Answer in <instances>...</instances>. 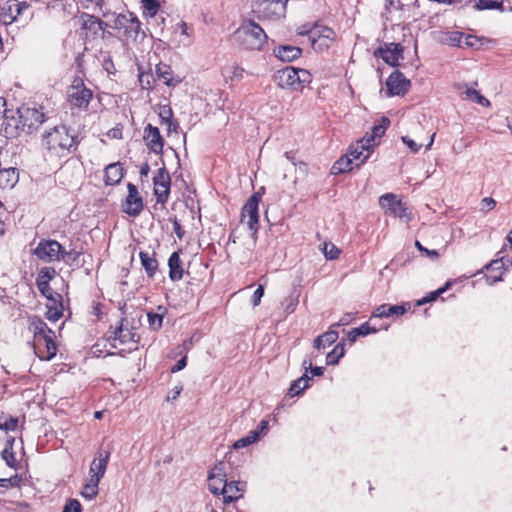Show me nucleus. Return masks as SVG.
<instances>
[{
	"instance_id": "774afa93",
	"label": "nucleus",
	"mask_w": 512,
	"mask_h": 512,
	"mask_svg": "<svg viewBox=\"0 0 512 512\" xmlns=\"http://www.w3.org/2000/svg\"><path fill=\"white\" fill-rule=\"evenodd\" d=\"M402 141L410 148V150L414 153L418 152L421 148V144H417L414 140L410 139L408 136L402 137Z\"/></svg>"
},
{
	"instance_id": "7ed1b4c3",
	"label": "nucleus",
	"mask_w": 512,
	"mask_h": 512,
	"mask_svg": "<svg viewBox=\"0 0 512 512\" xmlns=\"http://www.w3.org/2000/svg\"><path fill=\"white\" fill-rule=\"evenodd\" d=\"M28 328L33 335V348L36 356L43 361L53 359L58 351L54 331L39 316L29 319Z\"/></svg>"
},
{
	"instance_id": "5fc2aeb1",
	"label": "nucleus",
	"mask_w": 512,
	"mask_h": 512,
	"mask_svg": "<svg viewBox=\"0 0 512 512\" xmlns=\"http://www.w3.org/2000/svg\"><path fill=\"white\" fill-rule=\"evenodd\" d=\"M19 419L17 417L9 416L3 420L2 430L5 432L15 431L18 427Z\"/></svg>"
},
{
	"instance_id": "de8ad7c7",
	"label": "nucleus",
	"mask_w": 512,
	"mask_h": 512,
	"mask_svg": "<svg viewBox=\"0 0 512 512\" xmlns=\"http://www.w3.org/2000/svg\"><path fill=\"white\" fill-rule=\"evenodd\" d=\"M463 40V33L459 31H451L445 33L444 37L442 38V42L444 44H447L449 46H461V42Z\"/></svg>"
},
{
	"instance_id": "4be33fe9",
	"label": "nucleus",
	"mask_w": 512,
	"mask_h": 512,
	"mask_svg": "<svg viewBox=\"0 0 512 512\" xmlns=\"http://www.w3.org/2000/svg\"><path fill=\"white\" fill-rule=\"evenodd\" d=\"M374 149V144L369 143L367 139H360L351 144L348 148L347 155H350L357 167L361 166L370 156Z\"/></svg>"
},
{
	"instance_id": "79ce46f5",
	"label": "nucleus",
	"mask_w": 512,
	"mask_h": 512,
	"mask_svg": "<svg viewBox=\"0 0 512 512\" xmlns=\"http://www.w3.org/2000/svg\"><path fill=\"white\" fill-rule=\"evenodd\" d=\"M57 272L53 267H43L39 270L36 278V286L41 284L50 283L56 276Z\"/></svg>"
},
{
	"instance_id": "a211bd4d",
	"label": "nucleus",
	"mask_w": 512,
	"mask_h": 512,
	"mask_svg": "<svg viewBox=\"0 0 512 512\" xmlns=\"http://www.w3.org/2000/svg\"><path fill=\"white\" fill-rule=\"evenodd\" d=\"M512 265V260L508 257L501 256L496 258L484 266V277L488 284L492 285L503 279V275Z\"/></svg>"
},
{
	"instance_id": "a18cd8bd",
	"label": "nucleus",
	"mask_w": 512,
	"mask_h": 512,
	"mask_svg": "<svg viewBox=\"0 0 512 512\" xmlns=\"http://www.w3.org/2000/svg\"><path fill=\"white\" fill-rule=\"evenodd\" d=\"M99 483L100 481H95L94 479L89 478L81 491V495L89 500L94 499L98 494Z\"/></svg>"
},
{
	"instance_id": "58836bf2",
	"label": "nucleus",
	"mask_w": 512,
	"mask_h": 512,
	"mask_svg": "<svg viewBox=\"0 0 512 512\" xmlns=\"http://www.w3.org/2000/svg\"><path fill=\"white\" fill-rule=\"evenodd\" d=\"M475 8L478 10L506 11L504 0H475Z\"/></svg>"
},
{
	"instance_id": "603ef678",
	"label": "nucleus",
	"mask_w": 512,
	"mask_h": 512,
	"mask_svg": "<svg viewBox=\"0 0 512 512\" xmlns=\"http://www.w3.org/2000/svg\"><path fill=\"white\" fill-rule=\"evenodd\" d=\"M410 309L409 303H403L401 305H390L388 304V317L399 316L405 314Z\"/></svg>"
},
{
	"instance_id": "13d9d810",
	"label": "nucleus",
	"mask_w": 512,
	"mask_h": 512,
	"mask_svg": "<svg viewBox=\"0 0 512 512\" xmlns=\"http://www.w3.org/2000/svg\"><path fill=\"white\" fill-rule=\"evenodd\" d=\"M82 506L76 499H70L66 502L62 512H81Z\"/></svg>"
},
{
	"instance_id": "f257e3e1",
	"label": "nucleus",
	"mask_w": 512,
	"mask_h": 512,
	"mask_svg": "<svg viewBox=\"0 0 512 512\" xmlns=\"http://www.w3.org/2000/svg\"><path fill=\"white\" fill-rule=\"evenodd\" d=\"M91 86L86 83L84 74L73 77L66 89V103L73 114L90 116L97 112L100 98Z\"/></svg>"
},
{
	"instance_id": "1a4fd4ad",
	"label": "nucleus",
	"mask_w": 512,
	"mask_h": 512,
	"mask_svg": "<svg viewBox=\"0 0 512 512\" xmlns=\"http://www.w3.org/2000/svg\"><path fill=\"white\" fill-rule=\"evenodd\" d=\"M112 27L119 32L126 42H137L146 36L141 27V22L133 13L118 14Z\"/></svg>"
},
{
	"instance_id": "5701e85b",
	"label": "nucleus",
	"mask_w": 512,
	"mask_h": 512,
	"mask_svg": "<svg viewBox=\"0 0 512 512\" xmlns=\"http://www.w3.org/2000/svg\"><path fill=\"white\" fill-rule=\"evenodd\" d=\"M375 55L382 58L388 65L395 67L399 65L400 59L403 58V48L399 43L385 44L384 47L377 49Z\"/></svg>"
},
{
	"instance_id": "39448f33",
	"label": "nucleus",
	"mask_w": 512,
	"mask_h": 512,
	"mask_svg": "<svg viewBox=\"0 0 512 512\" xmlns=\"http://www.w3.org/2000/svg\"><path fill=\"white\" fill-rule=\"evenodd\" d=\"M34 14L33 6L27 1L7 0L0 6V22L5 26L24 27L32 21Z\"/></svg>"
},
{
	"instance_id": "dca6fc26",
	"label": "nucleus",
	"mask_w": 512,
	"mask_h": 512,
	"mask_svg": "<svg viewBox=\"0 0 512 512\" xmlns=\"http://www.w3.org/2000/svg\"><path fill=\"white\" fill-rule=\"evenodd\" d=\"M171 177L165 167L159 168L153 176V192L157 203L165 205L170 196Z\"/></svg>"
},
{
	"instance_id": "8fccbe9b",
	"label": "nucleus",
	"mask_w": 512,
	"mask_h": 512,
	"mask_svg": "<svg viewBox=\"0 0 512 512\" xmlns=\"http://www.w3.org/2000/svg\"><path fill=\"white\" fill-rule=\"evenodd\" d=\"M149 327L153 330L157 331L162 327L163 324V315L155 312L147 313Z\"/></svg>"
},
{
	"instance_id": "b1692460",
	"label": "nucleus",
	"mask_w": 512,
	"mask_h": 512,
	"mask_svg": "<svg viewBox=\"0 0 512 512\" xmlns=\"http://www.w3.org/2000/svg\"><path fill=\"white\" fill-rule=\"evenodd\" d=\"M110 459V452L106 450H100L97 456L93 459L89 469V478L95 481H100L107 469Z\"/></svg>"
},
{
	"instance_id": "72a5a7b5",
	"label": "nucleus",
	"mask_w": 512,
	"mask_h": 512,
	"mask_svg": "<svg viewBox=\"0 0 512 512\" xmlns=\"http://www.w3.org/2000/svg\"><path fill=\"white\" fill-rule=\"evenodd\" d=\"M390 125V120L387 117H381L379 122L374 124L371 129V133H366L363 139L369 140V143L376 145L375 140L381 138Z\"/></svg>"
},
{
	"instance_id": "09e8293b",
	"label": "nucleus",
	"mask_w": 512,
	"mask_h": 512,
	"mask_svg": "<svg viewBox=\"0 0 512 512\" xmlns=\"http://www.w3.org/2000/svg\"><path fill=\"white\" fill-rule=\"evenodd\" d=\"M323 253L329 260H335L340 256V249H338L333 243L325 242L323 244Z\"/></svg>"
},
{
	"instance_id": "f03ea898",
	"label": "nucleus",
	"mask_w": 512,
	"mask_h": 512,
	"mask_svg": "<svg viewBox=\"0 0 512 512\" xmlns=\"http://www.w3.org/2000/svg\"><path fill=\"white\" fill-rule=\"evenodd\" d=\"M42 145L50 157L63 158L78 148L77 136L66 125H56L42 134Z\"/></svg>"
},
{
	"instance_id": "37998d69",
	"label": "nucleus",
	"mask_w": 512,
	"mask_h": 512,
	"mask_svg": "<svg viewBox=\"0 0 512 512\" xmlns=\"http://www.w3.org/2000/svg\"><path fill=\"white\" fill-rule=\"evenodd\" d=\"M244 74V69L240 67L237 63H232L224 68V75L226 79L230 81L240 80L242 79Z\"/></svg>"
},
{
	"instance_id": "c756f323",
	"label": "nucleus",
	"mask_w": 512,
	"mask_h": 512,
	"mask_svg": "<svg viewBox=\"0 0 512 512\" xmlns=\"http://www.w3.org/2000/svg\"><path fill=\"white\" fill-rule=\"evenodd\" d=\"M19 180V172L17 168H0V190L12 189Z\"/></svg>"
},
{
	"instance_id": "c03bdc74",
	"label": "nucleus",
	"mask_w": 512,
	"mask_h": 512,
	"mask_svg": "<svg viewBox=\"0 0 512 512\" xmlns=\"http://www.w3.org/2000/svg\"><path fill=\"white\" fill-rule=\"evenodd\" d=\"M452 285L450 281L446 282L442 287L438 288L435 291L428 293L425 297L417 301V305L421 306L429 302H433L438 299V297L443 294L445 291L449 289Z\"/></svg>"
},
{
	"instance_id": "a878e982",
	"label": "nucleus",
	"mask_w": 512,
	"mask_h": 512,
	"mask_svg": "<svg viewBox=\"0 0 512 512\" xmlns=\"http://www.w3.org/2000/svg\"><path fill=\"white\" fill-rule=\"evenodd\" d=\"M455 89L462 100L471 101L482 106H489L490 102L478 90L469 87L467 84H455Z\"/></svg>"
},
{
	"instance_id": "c9c22d12",
	"label": "nucleus",
	"mask_w": 512,
	"mask_h": 512,
	"mask_svg": "<svg viewBox=\"0 0 512 512\" xmlns=\"http://www.w3.org/2000/svg\"><path fill=\"white\" fill-rule=\"evenodd\" d=\"M378 331L377 328L372 327L369 322H365L361 324L357 328H353L349 333L347 334V339L350 343L356 342L358 337L360 336H367L372 333H376Z\"/></svg>"
},
{
	"instance_id": "338daca9",
	"label": "nucleus",
	"mask_w": 512,
	"mask_h": 512,
	"mask_svg": "<svg viewBox=\"0 0 512 512\" xmlns=\"http://www.w3.org/2000/svg\"><path fill=\"white\" fill-rule=\"evenodd\" d=\"M388 304H382L378 306L372 313V317L385 318L388 317Z\"/></svg>"
},
{
	"instance_id": "3c124183",
	"label": "nucleus",
	"mask_w": 512,
	"mask_h": 512,
	"mask_svg": "<svg viewBox=\"0 0 512 512\" xmlns=\"http://www.w3.org/2000/svg\"><path fill=\"white\" fill-rule=\"evenodd\" d=\"M142 6L150 17H154L159 10L158 0H141Z\"/></svg>"
},
{
	"instance_id": "4d7b16f0",
	"label": "nucleus",
	"mask_w": 512,
	"mask_h": 512,
	"mask_svg": "<svg viewBox=\"0 0 512 512\" xmlns=\"http://www.w3.org/2000/svg\"><path fill=\"white\" fill-rule=\"evenodd\" d=\"M158 115H159L161 124H163L164 122L169 121L173 118L172 109L167 105L160 107Z\"/></svg>"
},
{
	"instance_id": "6e6552de",
	"label": "nucleus",
	"mask_w": 512,
	"mask_h": 512,
	"mask_svg": "<svg viewBox=\"0 0 512 512\" xmlns=\"http://www.w3.org/2000/svg\"><path fill=\"white\" fill-rule=\"evenodd\" d=\"M236 35L246 50H261L268 39L263 28L253 20L243 21Z\"/></svg>"
},
{
	"instance_id": "0e129e2a",
	"label": "nucleus",
	"mask_w": 512,
	"mask_h": 512,
	"mask_svg": "<svg viewBox=\"0 0 512 512\" xmlns=\"http://www.w3.org/2000/svg\"><path fill=\"white\" fill-rule=\"evenodd\" d=\"M415 246L420 252L425 253L430 258L437 259L439 257V253L436 250L425 248L418 240L415 241Z\"/></svg>"
},
{
	"instance_id": "e433bc0d",
	"label": "nucleus",
	"mask_w": 512,
	"mask_h": 512,
	"mask_svg": "<svg viewBox=\"0 0 512 512\" xmlns=\"http://www.w3.org/2000/svg\"><path fill=\"white\" fill-rule=\"evenodd\" d=\"M337 339L338 332L336 330H328L314 340V347L316 349L326 348L335 343Z\"/></svg>"
},
{
	"instance_id": "680f3d73",
	"label": "nucleus",
	"mask_w": 512,
	"mask_h": 512,
	"mask_svg": "<svg viewBox=\"0 0 512 512\" xmlns=\"http://www.w3.org/2000/svg\"><path fill=\"white\" fill-rule=\"evenodd\" d=\"M496 206V201L491 197H485L480 202V210L483 212H488L494 209Z\"/></svg>"
},
{
	"instance_id": "2eb2a0df",
	"label": "nucleus",
	"mask_w": 512,
	"mask_h": 512,
	"mask_svg": "<svg viewBox=\"0 0 512 512\" xmlns=\"http://www.w3.org/2000/svg\"><path fill=\"white\" fill-rule=\"evenodd\" d=\"M311 47L316 52L329 49L336 41V32L323 24L316 25L310 37Z\"/></svg>"
},
{
	"instance_id": "052dcab7",
	"label": "nucleus",
	"mask_w": 512,
	"mask_h": 512,
	"mask_svg": "<svg viewBox=\"0 0 512 512\" xmlns=\"http://www.w3.org/2000/svg\"><path fill=\"white\" fill-rule=\"evenodd\" d=\"M37 289L41 293L42 296H44L46 299H51L53 296H56L58 294L57 292H54L50 286V283L41 284L40 286H37Z\"/></svg>"
},
{
	"instance_id": "4c0bfd02",
	"label": "nucleus",
	"mask_w": 512,
	"mask_h": 512,
	"mask_svg": "<svg viewBox=\"0 0 512 512\" xmlns=\"http://www.w3.org/2000/svg\"><path fill=\"white\" fill-rule=\"evenodd\" d=\"M13 441L8 442L3 451L1 452V457L5 461L6 465L12 469L18 470L20 468V464L16 459L15 452L13 451Z\"/></svg>"
},
{
	"instance_id": "bf43d9fd",
	"label": "nucleus",
	"mask_w": 512,
	"mask_h": 512,
	"mask_svg": "<svg viewBox=\"0 0 512 512\" xmlns=\"http://www.w3.org/2000/svg\"><path fill=\"white\" fill-rule=\"evenodd\" d=\"M479 45V39L476 36L463 33V40L461 42V48L463 47H475Z\"/></svg>"
},
{
	"instance_id": "cd10ccee",
	"label": "nucleus",
	"mask_w": 512,
	"mask_h": 512,
	"mask_svg": "<svg viewBox=\"0 0 512 512\" xmlns=\"http://www.w3.org/2000/svg\"><path fill=\"white\" fill-rule=\"evenodd\" d=\"M155 73L157 79L168 87H175L178 83L181 82V79L174 75V71L172 70L171 66L165 63L157 64L155 67Z\"/></svg>"
},
{
	"instance_id": "a19ab883",
	"label": "nucleus",
	"mask_w": 512,
	"mask_h": 512,
	"mask_svg": "<svg viewBox=\"0 0 512 512\" xmlns=\"http://www.w3.org/2000/svg\"><path fill=\"white\" fill-rule=\"evenodd\" d=\"M345 354V344L343 342L338 343L334 349L329 352L326 356V364L327 365H336L339 360Z\"/></svg>"
},
{
	"instance_id": "4468645a",
	"label": "nucleus",
	"mask_w": 512,
	"mask_h": 512,
	"mask_svg": "<svg viewBox=\"0 0 512 512\" xmlns=\"http://www.w3.org/2000/svg\"><path fill=\"white\" fill-rule=\"evenodd\" d=\"M64 247L56 240L42 239L34 249V255L44 262H57L64 258Z\"/></svg>"
},
{
	"instance_id": "49530a36",
	"label": "nucleus",
	"mask_w": 512,
	"mask_h": 512,
	"mask_svg": "<svg viewBox=\"0 0 512 512\" xmlns=\"http://www.w3.org/2000/svg\"><path fill=\"white\" fill-rule=\"evenodd\" d=\"M259 437H260L259 431H250L247 436L238 439L233 444V448L240 449V448L247 447V446L255 443L256 441H258Z\"/></svg>"
},
{
	"instance_id": "393cba45",
	"label": "nucleus",
	"mask_w": 512,
	"mask_h": 512,
	"mask_svg": "<svg viewBox=\"0 0 512 512\" xmlns=\"http://www.w3.org/2000/svg\"><path fill=\"white\" fill-rule=\"evenodd\" d=\"M246 490V483L240 481L227 482L226 487L220 493L223 496V504L228 506L232 502L241 499Z\"/></svg>"
},
{
	"instance_id": "864d4df0",
	"label": "nucleus",
	"mask_w": 512,
	"mask_h": 512,
	"mask_svg": "<svg viewBox=\"0 0 512 512\" xmlns=\"http://www.w3.org/2000/svg\"><path fill=\"white\" fill-rule=\"evenodd\" d=\"M124 126L121 123H117L113 128L107 131L106 136L111 140L123 139Z\"/></svg>"
},
{
	"instance_id": "ea45409f",
	"label": "nucleus",
	"mask_w": 512,
	"mask_h": 512,
	"mask_svg": "<svg viewBox=\"0 0 512 512\" xmlns=\"http://www.w3.org/2000/svg\"><path fill=\"white\" fill-rule=\"evenodd\" d=\"M310 378L305 373L303 376L293 381L289 390L288 396L294 397L299 395L303 390H305L309 386Z\"/></svg>"
},
{
	"instance_id": "6ab92c4d",
	"label": "nucleus",
	"mask_w": 512,
	"mask_h": 512,
	"mask_svg": "<svg viewBox=\"0 0 512 512\" xmlns=\"http://www.w3.org/2000/svg\"><path fill=\"white\" fill-rule=\"evenodd\" d=\"M143 141L150 152L156 155L163 154L165 139L158 127L147 124L143 129Z\"/></svg>"
},
{
	"instance_id": "ddd939ff",
	"label": "nucleus",
	"mask_w": 512,
	"mask_h": 512,
	"mask_svg": "<svg viewBox=\"0 0 512 512\" xmlns=\"http://www.w3.org/2000/svg\"><path fill=\"white\" fill-rule=\"evenodd\" d=\"M288 0H256L254 12L260 18L279 19L286 14Z\"/></svg>"
},
{
	"instance_id": "473e14b6",
	"label": "nucleus",
	"mask_w": 512,
	"mask_h": 512,
	"mask_svg": "<svg viewBox=\"0 0 512 512\" xmlns=\"http://www.w3.org/2000/svg\"><path fill=\"white\" fill-rule=\"evenodd\" d=\"M275 56L282 61L291 62L302 55V49L292 45H280L274 50Z\"/></svg>"
},
{
	"instance_id": "20e7f679",
	"label": "nucleus",
	"mask_w": 512,
	"mask_h": 512,
	"mask_svg": "<svg viewBox=\"0 0 512 512\" xmlns=\"http://www.w3.org/2000/svg\"><path fill=\"white\" fill-rule=\"evenodd\" d=\"M18 118L5 123L4 132L8 137H16L19 131L31 134L47 121L43 107L21 106L17 109Z\"/></svg>"
},
{
	"instance_id": "69168bd1",
	"label": "nucleus",
	"mask_w": 512,
	"mask_h": 512,
	"mask_svg": "<svg viewBox=\"0 0 512 512\" xmlns=\"http://www.w3.org/2000/svg\"><path fill=\"white\" fill-rule=\"evenodd\" d=\"M173 224V231L178 237L179 240H182L185 235V230L183 229L182 225L180 224L179 220L177 218H174L172 221Z\"/></svg>"
},
{
	"instance_id": "423d86ee",
	"label": "nucleus",
	"mask_w": 512,
	"mask_h": 512,
	"mask_svg": "<svg viewBox=\"0 0 512 512\" xmlns=\"http://www.w3.org/2000/svg\"><path fill=\"white\" fill-rule=\"evenodd\" d=\"M109 340H112V347L119 348L120 351H131L137 349L140 336L137 330L129 325L126 318H121L118 325L110 327Z\"/></svg>"
},
{
	"instance_id": "412c9836",
	"label": "nucleus",
	"mask_w": 512,
	"mask_h": 512,
	"mask_svg": "<svg viewBox=\"0 0 512 512\" xmlns=\"http://www.w3.org/2000/svg\"><path fill=\"white\" fill-rule=\"evenodd\" d=\"M226 469L223 462L214 465L208 475V488L214 495H220L227 484Z\"/></svg>"
},
{
	"instance_id": "aec40b11",
	"label": "nucleus",
	"mask_w": 512,
	"mask_h": 512,
	"mask_svg": "<svg viewBox=\"0 0 512 512\" xmlns=\"http://www.w3.org/2000/svg\"><path fill=\"white\" fill-rule=\"evenodd\" d=\"M411 83L404 74L398 70L392 72L386 81L388 96H403L410 89Z\"/></svg>"
},
{
	"instance_id": "2f4dec72",
	"label": "nucleus",
	"mask_w": 512,
	"mask_h": 512,
	"mask_svg": "<svg viewBox=\"0 0 512 512\" xmlns=\"http://www.w3.org/2000/svg\"><path fill=\"white\" fill-rule=\"evenodd\" d=\"M139 258L141 261V265L145 270L146 275L149 278H153L156 275V273L158 271V266H159L158 261L156 259V253L140 251Z\"/></svg>"
},
{
	"instance_id": "e2e57ef3",
	"label": "nucleus",
	"mask_w": 512,
	"mask_h": 512,
	"mask_svg": "<svg viewBox=\"0 0 512 512\" xmlns=\"http://www.w3.org/2000/svg\"><path fill=\"white\" fill-rule=\"evenodd\" d=\"M263 295H264V286L260 284L252 295V304L254 307L258 306L260 304L261 298L263 297Z\"/></svg>"
},
{
	"instance_id": "f3484780",
	"label": "nucleus",
	"mask_w": 512,
	"mask_h": 512,
	"mask_svg": "<svg viewBox=\"0 0 512 512\" xmlns=\"http://www.w3.org/2000/svg\"><path fill=\"white\" fill-rule=\"evenodd\" d=\"M122 211L131 216L137 217L144 209V201L136 185L127 184V195L121 203Z\"/></svg>"
},
{
	"instance_id": "9d476101",
	"label": "nucleus",
	"mask_w": 512,
	"mask_h": 512,
	"mask_svg": "<svg viewBox=\"0 0 512 512\" xmlns=\"http://www.w3.org/2000/svg\"><path fill=\"white\" fill-rule=\"evenodd\" d=\"M77 21L79 24V33L86 42L104 38L107 23L100 18L88 13H81Z\"/></svg>"
},
{
	"instance_id": "f704fd0d",
	"label": "nucleus",
	"mask_w": 512,
	"mask_h": 512,
	"mask_svg": "<svg viewBox=\"0 0 512 512\" xmlns=\"http://www.w3.org/2000/svg\"><path fill=\"white\" fill-rule=\"evenodd\" d=\"M354 168H358L356 164L351 159L350 155L345 154L340 157L332 166L331 172L334 175L343 174L353 170Z\"/></svg>"
},
{
	"instance_id": "f8f14e48",
	"label": "nucleus",
	"mask_w": 512,
	"mask_h": 512,
	"mask_svg": "<svg viewBox=\"0 0 512 512\" xmlns=\"http://www.w3.org/2000/svg\"><path fill=\"white\" fill-rule=\"evenodd\" d=\"M262 191H264V187L254 192L241 210V222L246 221L248 228L254 232H257L259 227V203L262 199Z\"/></svg>"
},
{
	"instance_id": "bb28decb",
	"label": "nucleus",
	"mask_w": 512,
	"mask_h": 512,
	"mask_svg": "<svg viewBox=\"0 0 512 512\" xmlns=\"http://www.w3.org/2000/svg\"><path fill=\"white\" fill-rule=\"evenodd\" d=\"M47 311L45 317L51 322H57L62 318L64 312L63 297L61 294H56L51 299H47Z\"/></svg>"
},
{
	"instance_id": "9b49d317",
	"label": "nucleus",
	"mask_w": 512,
	"mask_h": 512,
	"mask_svg": "<svg viewBox=\"0 0 512 512\" xmlns=\"http://www.w3.org/2000/svg\"><path fill=\"white\" fill-rule=\"evenodd\" d=\"M379 205L384 210L385 215L399 218L406 223L413 219L412 212L407 203L398 199L394 193H386L380 196Z\"/></svg>"
},
{
	"instance_id": "7c9ffc66",
	"label": "nucleus",
	"mask_w": 512,
	"mask_h": 512,
	"mask_svg": "<svg viewBox=\"0 0 512 512\" xmlns=\"http://www.w3.org/2000/svg\"><path fill=\"white\" fill-rule=\"evenodd\" d=\"M169 278L176 282L183 278L184 270L180 258V251L173 252L168 259Z\"/></svg>"
},
{
	"instance_id": "c85d7f7f",
	"label": "nucleus",
	"mask_w": 512,
	"mask_h": 512,
	"mask_svg": "<svg viewBox=\"0 0 512 512\" xmlns=\"http://www.w3.org/2000/svg\"><path fill=\"white\" fill-rule=\"evenodd\" d=\"M124 177V168L120 162L107 165L104 169V183L107 186H115Z\"/></svg>"
},
{
	"instance_id": "0eeeda50",
	"label": "nucleus",
	"mask_w": 512,
	"mask_h": 512,
	"mask_svg": "<svg viewBox=\"0 0 512 512\" xmlns=\"http://www.w3.org/2000/svg\"><path fill=\"white\" fill-rule=\"evenodd\" d=\"M274 80L282 89L302 91L306 85L311 83L312 75L305 69L287 66L275 73Z\"/></svg>"
},
{
	"instance_id": "6e6d98bb",
	"label": "nucleus",
	"mask_w": 512,
	"mask_h": 512,
	"mask_svg": "<svg viewBox=\"0 0 512 512\" xmlns=\"http://www.w3.org/2000/svg\"><path fill=\"white\" fill-rule=\"evenodd\" d=\"M319 23L316 22V23H306V24H303V25H300L297 29H296V32L298 35L300 36H308L309 38L311 37L312 35V32L313 30L315 29L316 25H318Z\"/></svg>"
}]
</instances>
